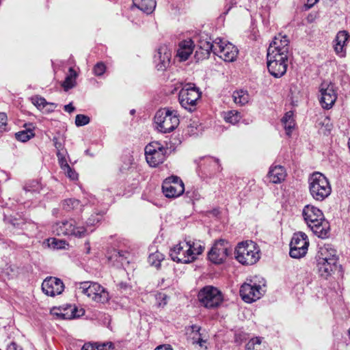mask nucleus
<instances>
[{
	"mask_svg": "<svg viewBox=\"0 0 350 350\" xmlns=\"http://www.w3.org/2000/svg\"><path fill=\"white\" fill-rule=\"evenodd\" d=\"M302 215L308 227L318 237L323 239L328 236L329 224L319 208L307 204L302 210Z\"/></svg>",
	"mask_w": 350,
	"mask_h": 350,
	"instance_id": "nucleus-1",
	"label": "nucleus"
},
{
	"mask_svg": "<svg viewBox=\"0 0 350 350\" xmlns=\"http://www.w3.org/2000/svg\"><path fill=\"white\" fill-rule=\"evenodd\" d=\"M204 250V247L200 242L184 241L171 248L170 256L174 262L188 264L196 260Z\"/></svg>",
	"mask_w": 350,
	"mask_h": 350,
	"instance_id": "nucleus-2",
	"label": "nucleus"
},
{
	"mask_svg": "<svg viewBox=\"0 0 350 350\" xmlns=\"http://www.w3.org/2000/svg\"><path fill=\"white\" fill-rule=\"evenodd\" d=\"M308 189L312 198L322 202L332 193V186L328 178L322 173L313 172L308 178Z\"/></svg>",
	"mask_w": 350,
	"mask_h": 350,
	"instance_id": "nucleus-3",
	"label": "nucleus"
},
{
	"mask_svg": "<svg viewBox=\"0 0 350 350\" xmlns=\"http://www.w3.org/2000/svg\"><path fill=\"white\" fill-rule=\"evenodd\" d=\"M235 258L243 265H252L260 259V249L252 241L239 243L236 247Z\"/></svg>",
	"mask_w": 350,
	"mask_h": 350,
	"instance_id": "nucleus-4",
	"label": "nucleus"
},
{
	"mask_svg": "<svg viewBox=\"0 0 350 350\" xmlns=\"http://www.w3.org/2000/svg\"><path fill=\"white\" fill-rule=\"evenodd\" d=\"M53 232L58 236L72 237L81 239L87 234V229L75 219L70 218L53 224Z\"/></svg>",
	"mask_w": 350,
	"mask_h": 350,
	"instance_id": "nucleus-5",
	"label": "nucleus"
},
{
	"mask_svg": "<svg viewBox=\"0 0 350 350\" xmlns=\"http://www.w3.org/2000/svg\"><path fill=\"white\" fill-rule=\"evenodd\" d=\"M79 291L93 302L105 304L110 299L106 288L97 282H84L79 284Z\"/></svg>",
	"mask_w": 350,
	"mask_h": 350,
	"instance_id": "nucleus-6",
	"label": "nucleus"
},
{
	"mask_svg": "<svg viewBox=\"0 0 350 350\" xmlns=\"http://www.w3.org/2000/svg\"><path fill=\"white\" fill-rule=\"evenodd\" d=\"M154 123L159 131L168 133L178 126L179 118L175 110L162 108L157 111L154 116Z\"/></svg>",
	"mask_w": 350,
	"mask_h": 350,
	"instance_id": "nucleus-7",
	"label": "nucleus"
},
{
	"mask_svg": "<svg viewBox=\"0 0 350 350\" xmlns=\"http://www.w3.org/2000/svg\"><path fill=\"white\" fill-rule=\"evenodd\" d=\"M202 97V92L195 84L187 83L180 90L178 100L180 105L189 112L196 110L198 102Z\"/></svg>",
	"mask_w": 350,
	"mask_h": 350,
	"instance_id": "nucleus-8",
	"label": "nucleus"
},
{
	"mask_svg": "<svg viewBox=\"0 0 350 350\" xmlns=\"http://www.w3.org/2000/svg\"><path fill=\"white\" fill-rule=\"evenodd\" d=\"M200 303L207 308H217L223 302L221 291L216 287L206 286L202 288L198 295Z\"/></svg>",
	"mask_w": 350,
	"mask_h": 350,
	"instance_id": "nucleus-9",
	"label": "nucleus"
},
{
	"mask_svg": "<svg viewBox=\"0 0 350 350\" xmlns=\"http://www.w3.org/2000/svg\"><path fill=\"white\" fill-rule=\"evenodd\" d=\"M147 163L152 167H158L165 160L166 150L159 142L153 141L145 147Z\"/></svg>",
	"mask_w": 350,
	"mask_h": 350,
	"instance_id": "nucleus-10",
	"label": "nucleus"
},
{
	"mask_svg": "<svg viewBox=\"0 0 350 350\" xmlns=\"http://www.w3.org/2000/svg\"><path fill=\"white\" fill-rule=\"evenodd\" d=\"M267 59L268 70L273 77L280 78L285 75L288 68V55L267 53Z\"/></svg>",
	"mask_w": 350,
	"mask_h": 350,
	"instance_id": "nucleus-11",
	"label": "nucleus"
},
{
	"mask_svg": "<svg viewBox=\"0 0 350 350\" xmlns=\"http://www.w3.org/2000/svg\"><path fill=\"white\" fill-rule=\"evenodd\" d=\"M308 236L302 232L294 233L290 243V256L293 258H300L306 256L309 247Z\"/></svg>",
	"mask_w": 350,
	"mask_h": 350,
	"instance_id": "nucleus-12",
	"label": "nucleus"
},
{
	"mask_svg": "<svg viewBox=\"0 0 350 350\" xmlns=\"http://www.w3.org/2000/svg\"><path fill=\"white\" fill-rule=\"evenodd\" d=\"M84 314L83 308H78L72 305L55 306L50 310V314L57 321L70 320L82 317Z\"/></svg>",
	"mask_w": 350,
	"mask_h": 350,
	"instance_id": "nucleus-13",
	"label": "nucleus"
},
{
	"mask_svg": "<svg viewBox=\"0 0 350 350\" xmlns=\"http://www.w3.org/2000/svg\"><path fill=\"white\" fill-rule=\"evenodd\" d=\"M319 102L322 108H332L338 97L334 85L330 81L322 82L319 86Z\"/></svg>",
	"mask_w": 350,
	"mask_h": 350,
	"instance_id": "nucleus-14",
	"label": "nucleus"
},
{
	"mask_svg": "<svg viewBox=\"0 0 350 350\" xmlns=\"http://www.w3.org/2000/svg\"><path fill=\"white\" fill-rule=\"evenodd\" d=\"M232 250L230 244L225 240H219L215 243L208 252V259L215 264L225 262Z\"/></svg>",
	"mask_w": 350,
	"mask_h": 350,
	"instance_id": "nucleus-15",
	"label": "nucleus"
},
{
	"mask_svg": "<svg viewBox=\"0 0 350 350\" xmlns=\"http://www.w3.org/2000/svg\"><path fill=\"white\" fill-rule=\"evenodd\" d=\"M162 191L167 198H177L184 193L185 185L179 177L172 176L163 182Z\"/></svg>",
	"mask_w": 350,
	"mask_h": 350,
	"instance_id": "nucleus-16",
	"label": "nucleus"
},
{
	"mask_svg": "<svg viewBox=\"0 0 350 350\" xmlns=\"http://www.w3.org/2000/svg\"><path fill=\"white\" fill-rule=\"evenodd\" d=\"M217 49L215 54L226 62H234L239 54L237 47L230 42L219 39L217 44Z\"/></svg>",
	"mask_w": 350,
	"mask_h": 350,
	"instance_id": "nucleus-17",
	"label": "nucleus"
},
{
	"mask_svg": "<svg viewBox=\"0 0 350 350\" xmlns=\"http://www.w3.org/2000/svg\"><path fill=\"white\" fill-rule=\"evenodd\" d=\"M240 295L245 302H254L262 296L261 287L260 285L252 283V281L246 282L241 286Z\"/></svg>",
	"mask_w": 350,
	"mask_h": 350,
	"instance_id": "nucleus-18",
	"label": "nucleus"
},
{
	"mask_svg": "<svg viewBox=\"0 0 350 350\" xmlns=\"http://www.w3.org/2000/svg\"><path fill=\"white\" fill-rule=\"evenodd\" d=\"M172 52L166 44L160 45L154 55V64L158 70H165L170 64Z\"/></svg>",
	"mask_w": 350,
	"mask_h": 350,
	"instance_id": "nucleus-19",
	"label": "nucleus"
},
{
	"mask_svg": "<svg viewBox=\"0 0 350 350\" xmlns=\"http://www.w3.org/2000/svg\"><path fill=\"white\" fill-rule=\"evenodd\" d=\"M42 290L46 295L55 297L64 291V285L60 279L49 277L42 282Z\"/></svg>",
	"mask_w": 350,
	"mask_h": 350,
	"instance_id": "nucleus-20",
	"label": "nucleus"
},
{
	"mask_svg": "<svg viewBox=\"0 0 350 350\" xmlns=\"http://www.w3.org/2000/svg\"><path fill=\"white\" fill-rule=\"evenodd\" d=\"M267 53L288 55L289 54V40L286 36L278 34L270 43Z\"/></svg>",
	"mask_w": 350,
	"mask_h": 350,
	"instance_id": "nucleus-21",
	"label": "nucleus"
},
{
	"mask_svg": "<svg viewBox=\"0 0 350 350\" xmlns=\"http://www.w3.org/2000/svg\"><path fill=\"white\" fill-rule=\"evenodd\" d=\"M350 39V34L346 30L339 31L333 41V47L336 54L340 57L346 56V46Z\"/></svg>",
	"mask_w": 350,
	"mask_h": 350,
	"instance_id": "nucleus-22",
	"label": "nucleus"
},
{
	"mask_svg": "<svg viewBox=\"0 0 350 350\" xmlns=\"http://www.w3.org/2000/svg\"><path fill=\"white\" fill-rule=\"evenodd\" d=\"M219 38H217L213 42L211 41L203 40L200 42L199 50L196 51L195 57L198 61L208 58L211 52L215 54L217 51V44Z\"/></svg>",
	"mask_w": 350,
	"mask_h": 350,
	"instance_id": "nucleus-23",
	"label": "nucleus"
},
{
	"mask_svg": "<svg viewBox=\"0 0 350 350\" xmlns=\"http://www.w3.org/2000/svg\"><path fill=\"white\" fill-rule=\"evenodd\" d=\"M286 177V172L284 167L278 165L271 166L267 174L269 181L273 184L282 183Z\"/></svg>",
	"mask_w": 350,
	"mask_h": 350,
	"instance_id": "nucleus-24",
	"label": "nucleus"
},
{
	"mask_svg": "<svg viewBox=\"0 0 350 350\" xmlns=\"http://www.w3.org/2000/svg\"><path fill=\"white\" fill-rule=\"evenodd\" d=\"M194 43L191 39L184 40L180 42L177 50V57L180 61H186L192 54L194 50Z\"/></svg>",
	"mask_w": 350,
	"mask_h": 350,
	"instance_id": "nucleus-25",
	"label": "nucleus"
},
{
	"mask_svg": "<svg viewBox=\"0 0 350 350\" xmlns=\"http://www.w3.org/2000/svg\"><path fill=\"white\" fill-rule=\"evenodd\" d=\"M337 261H333L331 259L330 261H317L318 271L321 277L327 278L331 276L336 269Z\"/></svg>",
	"mask_w": 350,
	"mask_h": 350,
	"instance_id": "nucleus-26",
	"label": "nucleus"
},
{
	"mask_svg": "<svg viewBox=\"0 0 350 350\" xmlns=\"http://www.w3.org/2000/svg\"><path fill=\"white\" fill-rule=\"evenodd\" d=\"M331 259L338 262L335 250L327 245L321 247L317 255V261H330Z\"/></svg>",
	"mask_w": 350,
	"mask_h": 350,
	"instance_id": "nucleus-27",
	"label": "nucleus"
},
{
	"mask_svg": "<svg viewBox=\"0 0 350 350\" xmlns=\"http://www.w3.org/2000/svg\"><path fill=\"white\" fill-rule=\"evenodd\" d=\"M133 4L146 14L152 13L156 8L155 0H133Z\"/></svg>",
	"mask_w": 350,
	"mask_h": 350,
	"instance_id": "nucleus-28",
	"label": "nucleus"
},
{
	"mask_svg": "<svg viewBox=\"0 0 350 350\" xmlns=\"http://www.w3.org/2000/svg\"><path fill=\"white\" fill-rule=\"evenodd\" d=\"M282 122L284 125L286 135H291L293 130L295 126V123L293 118V113L292 111L286 112L282 119Z\"/></svg>",
	"mask_w": 350,
	"mask_h": 350,
	"instance_id": "nucleus-29",
	"label": "nucleus"
},
{
	"mask_svg": "<svg viewBox=\"0 0 350 350\" xmlns=\"http://www.w3.org/2000/svg\"><path fill=\"white\" fill-rule=\"evenodd\" d=\"M234 102L240 106L247 104L250 100V95L246 90H239L234 91L232 94Z\"/></svg>",
	"mask_w": 350,
	"mask_h": 350,
	"instance_id": "nucleus-30",
	"label": "nucleus"
},
{
	"mask_svg": "<svg viewBox=\"0 0 350 350\" xmlns=\"http://www.w3.org/2000/svg\"><path fill=\"white\" fill-rule=\"evenodd\" d=\"M165 259L164 255L159 251L150 254L148 261L150 265L157 269L159 268L161 262Z\"/></svg>",
	"mask_w": 350,
	"mask_h": 350,
	"instance_id": "nucleus-31",
	"label": "nucleus"
},
{
	"mask_svg": "<svg viewBox=\"0 0 350 350\" xmlns=\"http://www.w3.org/2000/svg\"><path fill=\"white\" fill-rule=\"evenodd\" d=\"M48 247L53 250L66 249L69 244L64 240L49 238L46 240Z\"/></svg>",
	"mask_w": 350,
	"mask_h": 350,
	"instance_id": "nucleus-32",
	"label": "nucleus"
},
{
	"mask_svg": "<svg viewBox=\"0 0 350 350\" xmlns=\"http://www.w3.org/2000/svg\"><path fill=\"white\" fill-rule=\"evenodd\" d=\"M69 72V75L66 77V79L62 83V86L65 90H68L73 88L76 84V78L77 76V72L72 68H70Z\"/></svg>",
	"mask_w": 350,
	"mask_h": 350,
	"instance_id": "nucleus-33",
	"label": "nucleus"
},
{
	"mask_svg": "<svg viewBox=\"0 0 350 350\" xmlns=\"http://www.w3.org/2000/svg\"><path fill=\"white\" fill-rule=\"evenodd\" d=\"M32 103L40 110L44 109L45 107L49 105L51 108L49 109V111H53L55 108V105L53 103H48L46 100L42 97L35 96L32 98Z\"/></svg>",
	"mask_w": 350,
	"mask_h": 350,
	"instance_id": "nucleus-34",
	"label": "nucleus"
},
{
	"mask_svg": "<svg viewBox=\"0 0 350 350\" xmlns=\"http://www.w3.org/2000/svg\"><path fill=\"white\" fill-rule=\"evenodd\" d=\"M16 138L21 142H25L34 137L35 134L33 131L30 129H26L25 131H22L18 132L15 134Z\"/></svg>",
	"mask_w": 350,
	"mask_h": 350,
	"instance_id": "nucleus-35",
	"label": "nucleus"
},
{
	"mask_svg": "<svg viewBox=\"0 0 350 350\" xmlns=\"http://www.w3.org/2000/svg\"><path fill=\"white\" fill-rule=\"evenodd\" d=\"M241 118L239 112L235 110L228 111L224 116L225 120L232 124H235L239 122Z\"/></svg>",
	"mask_w": 350,
	"mask_h": 350,
	"instance_id": "nucleus-36",
	"label": "nucleus"
},
{
	"mask_svg": "<svg viewBox=\"0 0 350 350\" xmlns=\"http://www.w3.org/2000/svg\"><path fill=\"white\" fill-rule=\"evenodd\" d=\"M168 301V296L162 293H159L156 295V304L158 307L159 308H163L165 307Z\"/></svg>",
	"mask_w": 350,
	"mask_h": 350,
	"instance_id": "nucleus-37",
	"label": "nucleus"
},
{
	"mask_svg": "<svg viewBox=\"0 0 350 350\" xmlns=\"http://www.w3.org/2000/svg\"><path fill=\"white\" fill-rule=\"evenodd\" d=\"M90 122V118L85 115L78 114L75 118V124L77 126H82Z\"/></svg>",
	"mask_w": 350,
	"mask_h": 350,
	"instance_id": "nucleus-38",
	"label": "nucleus"
},
{
	"mask_svg": "<svg viewBox=\"0 0 350 350\" xmlns=\"http://www.w3.org/2000/svg\"><path fill=\"white\" fill-rule=\"evenodd\" d=\"M198 337L193 336V343L198 345L201 349L206 350L207 349V340L201 338L200 334H198Z\"/></svg>",
	"mask_w": 350,
	"mask_h": 350,
	"instance_id": "nucleus-39",
	"label": "nucleus"
},
{
	"mask_svg": "<svg viewBox=\"0 0 350 350\" xmlns=\"http://www.w3.org/2000/svg\"><path fill=\"white\" fill-rule=\"evenodd\" d=\"M79 204V201L75 199H68L64 202V206L68 210L77 208Z\"/></svg>",
	"mask_w": 350,
	"mask_h": 350,
	"instance_id": "nucleus-40",
	"label": "nucleus"
},
{
	"mask_svg": "<svg viewBox=\"0 0 350 350\" xmlns=\"http://www.w3.org/2000/svg\"><path fill=\"white\" fill-rule=\"evenodd\" d=\"M106 66L103 62L97 63L94 68V73L97 76H100L105 73Z\"/></svg>",
	"mask_w": 350,
	"mask_h": 350,
	"instance_id": "nucleus-41",
	"label": "nucleus"
},
{
	"mask_svg": "<svg viewBox=\"0 0 350 350\" xmlns=\"http://www.w3.org/2000/svg\"><path fill=\"white\" fill-rule=\"evenodd\" d=\"M8 117L5 113H0V132H4L7 130Z\"/></svg>",
	"mask_w": 350,
	"mask_h": 350,
	"instance_id": "nucleus-42",
	"label": "nucleus"
},
{
	"mask_svg": "<svg viewBox=\"0 0 350 350\" xmlns=\"http://www.w3.org/2000/svg\"><path fill=\"white\" fill-rule=\"evenodd\" d=\"M57 156L58 157V161L62 170H64L66 168H68L69 165L68 164L64 156L62 154H61L60 152H57Z\"/></svg>",
	"mask_w": 350,
	"mask_h": 350,
	"instance_id": "nucleus-43",
	"label": "nucleus"
},
{
	"mask_svg": "<svg viewBox=\"0 0 350 350\" xmlns=\"http://www.w3.org/2000/svg\"><path fill=\"white\" fill-rule=\"evenodd\" d=\"M65 174L66 176L70 178L71 180H77L78 178V174L76 173V172L71 169L70 165L68 167V168H66L64 170Z\"/></svg>",
	"mask_w": 350,
	"mask_h": 350,
	"instance_id": "nucleus-44",
	"label": "nucleus"
},
{
	"mask_svg": "<svg viewBox=\"0 0 350 350\" xmlns=\"http://www.w3.org/2000/svg\"><path fill=\"white\" fill-rule=\"evenodd\" d=\"M249 342H254V350H262V347H264V345L262 344L261 340L259 338H252Z\"/></svg>",
	"mask_w": 350,
	"mask_h": 350,
	"instance_id": "nucleus-45",
	"label": "nucleus"
},
{
	"mask_svg": "<svg viewBox=\"0 0 350 350\" xmlns=\"http://www.w3.org/2000/svg\"><path fill=\"white\" fill-rule=\"evenodd\" d=\"M7 350H23V348L16 343L12 342L8 346Z\"/></svg>",
	"mask_w": 350,
	"mask_h": 350,
	"instance_id": "nucleus-46",
	"label": "nucleus"
},
{
	"mask_svg": "<svg viewBox=\"0 0 350 350\" xmlns=\"http://www.w3.org/2000/svg\"><path fill=\"white\" fill-rule=\"evenodd\" d=\"M154 350H173V349L168 345H163L158 346Z\"/></svg>",
	"mask_w": 350,
	"mask_h": 350,
	"instance_id": "nucleus-47",
	"label": "nucleus"
},
{
	"mask_svg": "<svg viewBox=\"0 0 350 350\" xmlns=\"http://www.w3.org/2000/svg\"><path fill=\"white\" fill-rule=\"evenodd\" d=\"M319 0H307L306 6L308 9L313 7Z\"/></svg>",
	"mask_w": 350,
	"mask_h": 350,
	"instance_id": "nucleus-48",
	"label": "nucleus"
},
{
	"mask_svg": "<svg viewBox=\"0 0 350 350\" xmlns=\"http://www.w3.org/2000/svg\"><path fill=\"white\" fill-rule=\"evenodd\" d=\"M64 110L70 113L75 111V107L71 103H70L64 106Z\"/></svg>",
	"mask_w": 350,
	"mask_h": 350,
	"instance_id": "nucleus-49",
	"label": "nucleus"
},
{
	"mask_svg": "<svg viewBox=\"0 0 350 350\" xmlns=\"http://www.w3.org/2000/svg\"><path fill=\"white\" fill-rule=\"evenodd\" d=\"M53 141L54 142V145L55 148L57 149V152H60V148H62V145L60 142H58L57 137H54L53 139Z\"/></svg>",
	"mask_w": 350,
	"mask_h": 350,
	"instance_id": "nucleus-50",
	"label": "nucleus"
},
{
	"mask_svg": "<svg viewBox=\"0 0 350 350\" xmlns=\"http://www.w3.org/2000/svg\"><path fill=\"white\" fill-rule=\"evenodd\" d=\"M254 342H248L246 345V350H254ZM262 350H264V347H262Z\"/></svg>",
	"mask_w": 350,
	"mask_h": 350,
	"instance_id": "nucleus-51",
	"label": "nucleus"
},
{
	"mask_svg": "<svg viewBox=\"0 0 350 350\" xmlns=\"http://www.w3.org/2000/svg\"><path fill=\"white\" fill-rule=\"evenodd\" d=\"M85 246L86 253L87 254H90V250H91V247H90V242L89 241H86L85 243Z\"/></svg>",
	"mask_w": 350,
	"mask_h": 350,
	"instance_id": "nucleus-52",
	"label": "nucleus"
},
{
	"mask_svg": "<svg viewBox=\"0 0 350 350\" xmlns=\"http://www.w3.org/2000/svg\"><path fill=\"white\" fill-rule=\"evenodd\" d=\"M348 334H349V339H350V328L349 329Z\"/></svg>",
	"mask_w": 350,
	"mask_h": 350,
	"instance_id": "nucleus-53",
	"label": "nucleus"
}]
</instances>
